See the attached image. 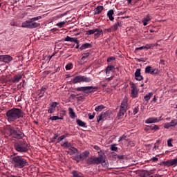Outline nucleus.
Wrapping results in <instances>:
<instances>
[{"label": "nucleus", "instance_id": "nucleus-47", "mask_svg": "<svg viewBox=\"0 0 177 177\" xmlns=\"http://www.w3.org/2000/svg\"><path fill=\"white\" fill-rule=\"evenodd\" d=\"M57 138H59V134L58 133H55L54 136L51 139V142L53 143L55 142V140H56V139H57Z\"/></svg>", "mask_w": 177, "mask_h": 177}, {"label": "nucleus", "instance_id": "nucleus-14", "mask_svg": "<svg viewBox=\"0 0 177 177\" xmlns=\"http://www.w3.org/2000/svg\"><path fill=\"white\" fill-rule=\"evenodd\" d=\"M162 164H163L164 167H173V168H175V167H176V165H175L174 159H170L166 161H163Z\"/></svg>", "mask_w": 177, "mask_h": 177}, {"label": "nucleus", "instance_id": "nucleus-45", "mask_svg": "<svg viewBox=\"0 0 177 177\" xmlns=\"http://www.w3.org/2000/svg\"><path fill=\"white\" fill-rule=\"evenodd\" d=\"M73 160L76 161V162H80V161H81V160H80V155H77L75 156H73Z\"/></svg>", "mask_w": 177, "mask_h": 177}, {"label": "nucleus", "instance_id": "nucleus-35", "mask_svg": "<svg viewBox=\"0 0 177 177\" xmlns=\"http://www.w3.org/2000/svg\"><path fill=\"white\" fill-rule=\"evenodd\" d=\"M96 31H97L96 30V28L92 29V30H88L86 32V35H93V34L95 35V33L96 32Z\"/></svg>", "mask_w": 177, "mask_h": 177}, {"label": "nucleus", "instance_id": "nucleus-28", "mask_svg": "<svg viewBox=\"0 0 177 177\" xmlns=\"http://www.w3.org/2000/svg\"><path fill=\"white\" fill-rule=\"evenodd\" d=\"M68 110L69 111V115L71 118L74 119L75 118V117H77V115H75V112L74 111V110H73V108L70 107L68 109Z\"/></svg>", "mask_w": 177, "mask_h": 177}, {"label": "nucleus", "instance_id": "nucleus-13", "mask_svg": "<svg viewBox=\"0 0 177 177\" xmlns=\"http://www.w3.org/2000/svg\"><path fill=\"white\" fill-rule=\"evenodd\" d=\"M161 117L160 118H156V117H151L145 120V124H156V122H160L161 121Z\"/></svg>", "mask_w": 177, "mask_h": 177}, {"label": "nucleus", "instance_id": "nucleus-36", "mask_svg": "<svg viewBox=\"0 0 177 177\" xmlns=\"http://www.w3.org/2000/svg\"><path fill=\"white\" fill-rule=\"evenodd\" d=\"M149 129L151 131H158L160 129V127L158 125H151V126H148Z\"/></svg>", "mask_w": 177, "mask_h": 177}, {"label": "nucleus", "instance_id": "nucleus-43", "mask_svg": "<svg viewBox=\"0 0 177 177\" xmlns=\"http://www.w3.org/2000/svg\"><path fill=\"white\" fill-rule=\"evenodd\" d=\"M91 55L90 53H84L82 54V60H85V59H87V57H89V55Z\"/></svg>", "mask_w": 177, "mask_h": 177}, {"label": "nucleus", "instance_id": "nucleus-61", "mask_svg": "<svg viewBox=\"0 0 177 177\" xmlns=\"http://www.w3.org/2000/svg\"><path fill=\"white\" fill-rule=\"evenodd\" d=\"M93 149L95 150H97V151H100V147L99 146H97V145H94L93 146Z\"/></svg>", "mask_w": 177, "mask_h": 177}, {"label": "nucleus", "instance_id": "nucleus-18", "mask_svg": "<svg viewBox=\"0 0 177 177\" xmlns=\"http://www.w3.org/2000/svg\"><path fill=\"white\" fill-rule=\"evenodd\" d=\"M48 90V86H42L41 89L37 91V95L39 97H44V95H45V92Z\"/></svg>", "mask_w": 177, "mask_h": 177}, {"label": "nucleus", "instance_id": "nucleus-9", "mask_svg": "<svg viewBox=\"0 0 177 177\" xmlns=\"http://www.w3.org/2000/svg\"><path fill=\"white\" fill-rule=\"evenodd\" d=\"M97 160L98 159L95 156H91L86 160V164L87 165H99L100 163Z\"/></svg>", "mask_w": 177, "mask_h": 177}, {"label": "nucleus", "instance_id": "nucleus-42", "mask_svg": "<svg viewBox=\"0 0 177 177\" xmlns=\"http://www.w3.org/2000/svg\"><path fill=\"white\" fill-rule=\"evenodd\" d=\"M62 147H71V143H69L68 141L61 144Z\"/></svg>", "mask_w": 177, "mask_h": 177}, {"label": "nucleus", "instance_id": "nucleus-46", "mask_svg": "<svg viewBox=\"0 0 177 177\" xmlns=\"http://www.w3.org/2000/svg\"><path fill=\"white\" fill-rule=\"evenodd\" d=\"M172 138L167 140V146L168 147H172L174 145H172Z\"/></svg>", "mask_w": 177, "mask_h": 177}, {"label": "nucleus", "instance_id": "nucleus-25", "mask_svg": "<svg viewBox=\"0 0 177 177\" xmlns=\"http://www.w3.org/2000/svg\"><path fill=\"white\" fill-rule=\"evenodd\" d=\"M121 26H122L121 21H118V22L115 23L114 25L111 27L112 30L117 31V30H118V28L121 27Z\"/></svg>", "mask_w": 177, "mask_h": 177}, {"label": "nucleus", "instance_id": "nucleus-39", "mask_svg": "<svg viewBox=\"0 0 177 177\" xmlns=\"http://www.w3.org/2000/svg\"><path fill=\"white\" fill-rule=\"evenodd\" d=\"M106 109V106L104 105H100L95 107V111L97 112L102 111V110Z\"/></svg>", "mask_w": 177, "mask_h": 177}, {"label": "nucleus", "instance_id": "nucleus-20", "mask_svg": "<svg viewBox=\"0 0 177 177\" xmlns=\"http://www.w3.org/2000/svg\"><path fill=\"white\" fill-rule=\"evenodd\" d=\"M140 177H153V173L148 171H142L140 174Z\"/></svg>", "mask_w": 177, "mask_h": 177}, {"label": "nucleus", "instance_id": "nucleus-60", "mask_svg": "<svg viewBox=\"0 0 177 177\" xmlns=\"http://www.w3.org/2000/svg\"><path fill=\"white\" fill-rule=\"evenodd\" d=\"M107 31V32H111V31H113L112 28H109L108 29H105L104 30V32H106Z\"/></svg>", "mask_w": 177, "mask_h": 177}, {"label": "nucleus", "instance_id": "nucleus-64", "mask_svg": "<svg viewBox=\"0 0 177 177\" xmlns=\"http://www.w3.org/2000/svg\"><path fill=\"white\" fill-rule=\"evenodd\" d=\"M129 145L131 146V147H133V146H135V142L133 141H130Z\"/></svg>", "mask_w": 177, "mask_h": 177}, {"label": "nucleus", "instance_id": "nucleus-49", "mask_svg": "<svg viewBox=\"0 0 177 177\" xmlns=\"http://www.w3.org/2000/svg\"><path fill=\"white\" fill-rule=\"evenodd\" d=\"M114 60H115V57H109L107 58L106 62H107V63H110L111 62H114Z\"/></svg>", "mask_w": 177, "mask_h": 177}, {"label": "nucleus", "instance_id": "nucleus-41", "mask_svg": "<svg viewBox=\"0 0 177 177\" xmlns=\"http://www.w3.org/2000/svg\"><path fill=\"white\" fill-rule=\"evenodd\" d=\"M49 120L51 121H56L57 120H63V117H59V116H50Z\"/></svg>", "mask_w": 177, "mask_h": 177}, {"label": "nucleus", "instance_id": "nucleus-48", "mask_svg": "<svg viewBox=\"0 0 177 177\" xmlns=\"http://www.w3.org/2000/svg\"><path fill=\"white\" fill-rule=\"evenodd\" d=\"M66 70H71L73 68V64L69 63L65 66Z\"/></svg>", "mask_w": 177, "mask_h": 177}, {"label": "nucleus", "instance_id": "nucleus-3", "mask_svg": "<svg viewBox=\"0 0 177 177\" xmlns=\"http://www.w3.org/2000/svg\"><path fill=\"white\" fill-rule=\"evenodd\" d=\"M41 19H42V17L41 16L31 18L29 20H27L23 22L21 24V27L23 28H30V29L37 28V27H39V26H41V24L35 21H37V20H41Z\"/></svg>", "mask_w": 177, "mask_h": 177}, {"label": "nucleus", "instance_id": "nucleus-62", "mask_svg": "<svg viewBox=\"0 0 177 177\" xmlns=\"http://www.w3.org/2000/svg\"><path fill=\"white\" fill-rule=\"evenodd\" d=\"M71 39V37L67 36V37L65 38L64 41H67V42H70Z\"/></svg>", "mask_w": 177, "mask_h": 177}, {"label": "nucleus", "instance_id": "nucleus-5", "mask_svg": "<svg viewBox=\"0 0 177 177\" xmlns=\"http://www.w3.org/2000/svg\"><path fill=\"white\" fill-rule=\"evenodd\" d=\"M7 131L9 132V136H12L15 139H23L24 138V133L20 131L19 127H15L8 125L7 126Z\"/></svg>", "mask_w": 177, "mask_h": 177}, {"label": "nucleus", "instance_id": "nucleus-7", "mask_svg": "<svg viewBox=\"0 0 177 177\" xmlns=\"http://www.w3.org/2000/svg\"><path fill=\"white\" fill-rule=\"evenodd\" d=\"M92 81L91 77H88L86 76L78 75L75 76L73 80V84H78L80 82H86L89 83Z\"/></svg>", "mask_w": 177, "mask_h": 177}, {"label": "nucleus", "instance_id": "nucleus-22", "mask_svg": "<svg viewBox=\"0 0 177 177\" xmlns=\"http://www.w3.org/2000/svg\"><path fill=\"white\" fill-rule=\"evenodd\" d=\"M151 20V18H150V14L147 15L146 17L142 19V24L143 26H146L147 24H149V21Z\"/></svg>", "mask_w": 177, "mask_h": 177}, {"label": "nucleus", "instance_id": "nucleus-11", "mask_svg": "<svg viewBox=\"0 0 177 177\" xmlns=\"http://www.w3.org/2000/svg\"><path fill=\"white\" fill-rule=\"evenodd\" d=\"M177 125V120H171L170 122H166L163 124L165 129H169V128H175Z\"/></svg>", "mask_w": 177, "mask_h": 177}, {"label": "nucleus", "instance_id": "nucleus-40", "mask_svg": "<svg viewBox=\"0 0 177 177\" xmlns=\"http://www.w3.org/2000/svg\"><path fill=\"white\" fill-rule=\"evenodd\" d=\"M70 150H71V156H73V154H76V153L78 151L77 148L73 147H71Z\"/></svg>", "mask_w": 177, "mask_h": 177}, {"label": "nucleus", "instance_id": "nucleus-26", "mask_svg": "<svg viewBox=\"0 0 177 177\" xmlns=\"http://www.w3.org/2000/svg\"><path fill=\"white\" fill-rule=\"evenodd\" d=\"M113 15H114V10H109L107 12V16L109 20H111V21H113V20H114V17H113Z\"/></svg>", "mask_w": 177, "mask_h": 177}, {"label": "nucleus", "instance_id": "nucleus-23", "mask_svg": "<svg viewBox=\"0 0 177 177\" xmlns=\"http://www.w3.org/2000/svg\"><path fill=\"white\" fill-rule=\"evenodd\" d=\"M76 124H77L79 125V127H82V128H87L88 127V126H86V123L80 119L76 120Z\"/></svg>", "mask_w": 177, "mask_h": 177}, {"label": "nucleus", "instance_id": "nucleus-1", "mask_svg": "<svg viewBox=\"0 0 177 177\" xmlns=\"http://www.w3.org/2000/svg\"><path fill=\"white\" fill-rule=\"evenodd\" d=\"M11 162L13 168L16 169H23L28 167V160L24 156L17 155V153L11 156Z\"/></svg>", "mask_w": 177, "mask_h": 177}, {"label": "nucleus", "instance_id": "nucleus-54", "mask_svg": "<svg viewBox=\"0 0 177 177\" xmlns=\"http://www.w3.org/2000/svg\"><path fill=\"white\" fill-rule=\"evenodd\" d=\"M135 60L139 62H142V63H145L146 62L145 60L143 59V58H135Z\"/></svg>", "mask_w": 177, "mask_h": 177}, {"label": "nucleus", "instance_id": "nucleus-50", "mask_svg": "<svg viewBox=\"0 0 177 177\" xmlns=\"http://www.w3.org/2000/svg\"><path fill=\"white\" fill-rule=\"evenodd\" d=\"M130 86H131V90H137L138 89V88H136V84H135L133 82L130 83Z\"/></svg>", "mask_w": 177, "mask_h": 177}, {"label": "nucleus", "instance_id": "nucleus-56", "mask_svg": "<svg viewBox=\"0 0 177 177\" xmlns=\"http://www.w3.org/2000/svg\"><path fill=\"white\" fill-rule=\"evenodd\" d=\"M143 49H146V47L145 46L136 48V50H143Z\"/></svg>", "mask_w": 177, "mask_h": 177}, {"label": "nucleus", "instance_id": "nucleus-55", "mask_svg": "<svg viewBox=\"0 0 177 177\" xmlns=\"http://www.w3.org/2000/svg\"><path fill=\"white\" fill-rule=\"evenodd\" d=\"M96 113H93L92 115L91 113L88 114V118L89 120H93V118H95V115Z\"/></svg>", "mask_w": 177, "mask_h": 177}, {"label": "nucleus", "instance_id": "nucleus-57", "mask_svg": "<svg viewBox=\"0 0 177 177\" xmlns=\"http://www.w3.org/2000/svg\"><path fill=\"white\" fill-rule=\"evenodd\" d=\"M100 164H102V167H107V163H106V159H104Z\"/></svg>", "mask_w": 177, "mask_h": 177}, {"label": "nucleus", "instance_id": "nucleus-2", "mask_svg": "<svg viewBox=\"0 0 177 177\" xmlns=\"http://www.w3.org/2000/svg\"><path fill=\"white\" fill-rule=\"evenodd\" d=\"M24 113L19 108H12L6 113V119L8 122H15L19 118H23Z\"/></svg>", "mask_w": 177, "mask_h": 177}, {"label": "nucleus", "instance_id": "nucleus-19", "mask_svg": "<svg viewBox=\"0 0 177 177\" xmlns=\"http://www.w3.org/2000/svg\"><path fill=\"white\" fill-rule=\"evenodd\" d=\"M95 30L97 31H95V32L94 33V39H97L99 37H100L101 35H103V30L100 28H95Z\"/></svg>", "mask_w": 177, "mask_h": 177}, {"label": "nucleus", "instance_id": "nucleus-16", "mask_svg": "<svg viewBox=\"0 0 177 177\" xmlns=\"http://www.w3.org/2000/svg\"><path fill=\"white\" fill-rule=\"evenodd\" d=\"M89 154H90V152H89V151H87V150L81 153L79 155V158H80V161H84V160H86V158H88V157H89Z\"/></svg>", "mask_w": 177, "mask_h": 177}, {"label": "nucleus", "instance_id": "nucleus-34", "mask_svg": "<svg viewBox=\"0 0 177 177\" xmlns=\"http://www.w3.org/2000/svg\"><path fill=\"white\" fill-rule=\"evenodd\" d=\"M96 158L98 159L97 162H99V164H100L102 161H103V160H106V158H104V153H102V155H98V157H96Z\"/></svg>", "mask_w": 177, "mask_h": 177}, {"label": "nucleus", "instance_id": "nucleus-6", "mask_svg": "<svg viewBox=\"0 0 177 177\" xmlns=\"http://www.w3.org/2000/svg\"><path fill=\"white\" fill-rule=\"evenodd\" d=\"M75 91L77 92H83L86 95H89L90 93H94L97 91V86H82V87H77L75 88Z\"/></svg>", "mask_w": 177, "mask_h": 177}, {"label": "nucleus", "instance_id": "nucleus-52", "mask_svg": "<svg viewBox=\"0 0 177 177\" xmlns=\"http://www.w3.org/2000/svg\"><path fill=\"white\" fill-rule=\"evenodd\" d=\"M70 42H75V44H78V39L75 37H71Z\"/></svg>", "mask_w": 177, "mask_h": 177}, {"label": "nucleus", "instance_id": "nucleus-17", "mask_svg": "<svg viewBox=\"0 0 177 177\" xmlns=\"http://www.w3.org/2000/svg\"><path fill=\"white\" fill-rule=\"evenodd\" d=\"M140 71H141L140 68H138V69H136V71L134 73L135 79L136 80V81L143 80V76H142Z\"/></svg>", "mask_w": 177, "mask_h": 177}, {"label": "nucleus", "instance_id": "nucleus-33", "mask_svg": "<svg viewBox=\"0 0 177 177\" xmlns=\"http://www.w3.org/2000/svg\"><path fill=\"white\" fill-rule=\"evenodd\" d=\"M153 97V93H149L148 94L145 95L144 97V100L145 102H149V99H151Z\"/></svg>", "mask_w": 177, "mask_h": 177}, {"label": "nucleus", "instance_id": "nucleus-21", "mask_svg": "<svg viewBox=\"0 0 177 177\" xmlns=\"http://www.w3.org/2000/svg\"><path fill=\"white\" fill-rule=\"evenodd\" d=\"M21 78H23V75H15L13 78L12 79V82L15 84L16 82H19Z\"/></svg>", "mask_w": 177, "mask_h": 177}, {"label": "nucleus", "instance_id": "nucleus-4", "mask_svg": "<svg viewBox=\"0 0 177 177\" xmlns=\"http://www.w3.org/2000/svg\"><path fill=\"white\" fill-rule=\"evenodd\" d=\"M14 149L18 153H27L30 147L26 140H19L14 143Z\"/></svg>", "mask_w": 177, "mask_h": 177}, {"label": "nucleus", "instance_id": "nucleus-12", "mask_svg": "<svg viewBox=\"0 0 177 177\" xmlns=\"http://www.w3.org/2000/svg\"><path fill=\"white\" fill-rule=\"evenodd\" d=\"M120 110H124V111H127L128 110V97L125 96L121 104H120Z\"/></svg>", "mask_w": 177, "mask_h": 177}, {"label": "nucleus", "instance_id": "nucleus-44", "mask_svg": "<svg viewBox=\"0 0 177 177\" xmlns=\"http://www.w3.org/2000/svg\"><path fill=\"white\" fill-rule=\"evenodd\" d=\"M145 46L146 50H148V49H153V44H147Z\"/></svg>", "mask_w": 177, "mask_h": 177}, {"label": "nucleus", "instance_id": "nucleus-15", "mask_svg": "<svg viewBox=\"0 0 177 177\" xmlns=\"http://www.w3.org/2000/svg\"><path fill=\"white\" fill-rule=\"evenodd\" d=\"M58 104L59 103L57 102H52L50 107L48 108V113L49 114H52L53 113H55V111L56 110V107L57 106Z\"/></svg>", "mask_w": 177, "mask_h": 177}, {"label": "nucleus", "instance_id": "nucleus-59", "mask_svg": "<svg viewBox=\"0 0 177 177\" xmlns=\"http://www.w3.org/2000/svg\"><path fill=\"white\" fill-rule=\"evenodd\" d=\"M139 111V107H135L133 109V114H138V112Z\"/></svg>", "mask_w": 177, "mask_h": 177}, {"label": "nucleus", "instance_id": "nucleus-63", "mask_svg": "<svg viewBox=\"0 0 177 177\" xmlns=\"http://www.w3.org/2000/svg\"><path fill=\"white\" fill-rule=\"evenodd\" d=\"M151 160V161H153V162L158 161V158L153 157Z\"/></svg>", "mask_w": 177, "mask_h": 177}, {"label": "nucleus", "instance_id": "nucleus-51", "mask_svg": "<svg viewBox=\"0 0 177 177\" xmlns=\"http://www.w3.org/2000/svg\"><path fill=\"white\" fill-rule=\"evenodd\" d=\"M66 138V136L63 135V136H61L60 137H59L57 138V143H60V142H62V140H63V139H65Z\"/></svg>", "mask_w": 177, "mask_h": 177}, {"label": "nucleus", "instance_id": "nucleus-27", "mask_svg": "<svg viewBox=\"0 0 177 177\" xmlns=\"http://www.w3.org/2000/svg\"><path fill=\"white\" fill-rule=\"evenodd\" d=\"M88 48H92V44L89 43H85L82 45V46L80 48L81 50H84L85 49H88Z\"/></svg>", "mask_w": 177, "mask_h": 177}, {"label": "nucleus", "instance_id": "nucleus-29", "mask_svg": "<svg viewBox=\"0 0 177 177\" xmlns=\"http://www.w3.org/2000/svg\"><path fill=\"white\" fill-rule=\"evenodd\" d=\"M125 113H127V111H124V109H120L119 110V112L118 113V118L120 120V118H122L124 117Z\"/></svg>", "mask_w": 177, "mask_h": 177}, {"label": "nucleus", "instance_id": "nucleus-53", "mask_svg": "<svg viewBox=\"0 0 177 177\" xmlns=\"http://www.w3.org/2000/svg\"><path fill=\"white\" fill-rule=\"evenodd\" d=\"M111 150H112V151H117V150H118V148L114 145H111Z\"/></svg>", "mask_w": 177, "mask_h": 177}, {"label": "nucleus", "instance_id": "nucleus-32", "mask_svg": "<svg viewBox=\"0 0 177 177\" xmlns=\"http://www.w3.org/2000/svg\"><path fill=\"white\" fill-rule=\"evenodd\" d=\"M73 177H84V176L81 175V173L77 171L73 170L72 171Z\"/></svg>", "mask_w": 177, "mask_h": 177}, {"label": "nucleus", "instance_id": "nucleus-10", "mask_svg": "<svg viewBox=\"0 0 177 177\" xmlns=\"http://www.w3.org/2000/svg\"><path fill=\"white\" fill-rule=\"evenodd\" d=\"M13 60V57L10 55H0V62L2 63H6V64H9L10 62Z\"/></svg>", "mask_w": 177, "mask_h": 177}, {"label": "nucleus", "instance_id": "nucleus-58", "mask_svg": "<svg viewBox=\"0 0 177 177\" xmlns=\"http://www.w3.org/2000/svg\"><path fill=\"white\" fill-rule=\"evenodd\" d=\"M127 140V136H122L119 139V142H121L122 140Z\"/></svg>", "mask_w": 177, "mask_h": 177}, {"label": "nucleus", "instance_id": "nucleus-38", "mask_svg": "<svg viewBox=\"0 0 177 177\" xmlns=\"http://www.w3.org/2000/svg\"><path fill=\"white\" fill-rule=\"evenodd\" d=\"M131 97L135 98V97H138V89L137 90H131Z\"/></svg>", "mask_w": 177, "mask_h": 177}, {"label": "nucleus", "instance_id": "nucleus-30", "mask_svg": "<svg viewBox=\"0 0 177 177\" xmlns=\"http://www.w3.org/2000/svg\"><path fill=\"white\" fill-rule=\"evenodd\" d=\"M106 74H110L111 71H114V66L113 65H109L106 68Z\"/></svg>", "mask_w": 177, "mask_h": 177}, {"label": "nucleus", "instance_id": "nucleus-37", "mask_svg": "<svg viewBox=\"0 0 177 177\" xmlns=\"http://www.w3.org/2000/svg\"><path fill=\"white\" fill-rule=\"evenodd\" d=\"M66 23H67V21L58 22L56 24V26H57V27H59V28H63V27H64V26H66Z\"/></svg>", "mask_w": 177, "mask_h": 177}, {"label": "nucleus", "instance_id": "nucleus-24", "mask_svg": "<svg viewBox=\"0 0 177 177\" xmlns=\"http://www.w3.org/2000/svg\"><path fill=\"white\" fill-rule=\"evenodd\" d=\"M103 9H104V8L102 6H97L95 9L94 15H99V14L102 13V12L103 11Z\"/></svg>", "mask_w": 177, "mask_h": 177}, {"label": "nucleus", "instance_id": "nucleus-31", "mask_svg": "<svg viewBox=\"0 0 177 177\" xmlns=\"http://www.w3.org/2000/svg\"><path fill=\"white\" fill-rule=\"evenodd\" d=\"M106 117V113L102 112L100 114V115L97 116V122H100L103 118Z\"/></svg>", "mask_w": 177, "mask_h": 177}, {"label": "nucleus", "instance_id": "nucleus-8", "mask_svg": "<svg viewBox=\"0 0 177 177\" xmlns=\"http://www.w3.org/2000/svg\"><path fill=\"white\" fill-rule=\"evenodd\" d=\"M145 74H151V75H158L160 74V69L158 68H153L151 66H147L145 69Z\"/></svg>", "mask_w": 177, "mask_h": 177}]
</instances>
